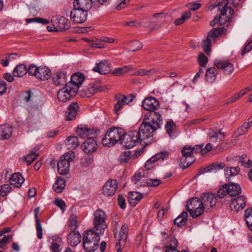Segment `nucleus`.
<instances>
[{"label": "nucleus", "instance_id": "f257e3e1", "mask_svg": "<svg viewBox=\"0 0 252 252\" xmlns=\"http://www.w3.org/2000/svg\"><path fill=\"white\" fill-rule=\"evenodd\" d=\"M160 116L156 113H149L144 117L139 130H132L121 135V145L127 149L135 146L140 141L147 140L153 136L154 132L160 128Z\"/></svg>", "mask_w": 252, "mask_h": 252}, {"label": "nucleus", "instance_id": "f03ea898", "mask_svg": "<svg viewBox=\"0 0 252 252\" xmlns=\"http://www.w3.org/2000/svg\"><path fill=\"white\" fill-rule=\"evenodd\" d=\"M98 232L89 230L83 235V248L86 252H94L98 248L100 236Z\"/></svg>", "mask_w": 252, "mask_h": 252}, {"label": "nucleus", "instance_id": "7ed1b4c3", "mask_svg": "<svg viewBox=\"0 0 252 252\" xmlns=\"http://www.w3.org/2000/svg\"><path fill=\"white\" fill-rule=\"evenodd\" d=\"M226 4H218V11H220V16L219 17L217 16H215L214 19L210 22V25L212 27H214L217 23H219L220 25H224L227 23L230 22L233 18V15L234 13V10L232 8L229 9V12L226 13Z\"/></svg>", "mask_w": 252, "mask_h": 252}, {"label": "nucleus", "instance_id": "20e7f679", "mask_svg": "<svg viewBox=\"0 0 252 252\" xmlns=\"http://www.w3.org/2000/svg\"><path fill=\"white\" fill-rule=\"evenodd\" d=\"M122 129L118 127H112L107 130L102 138V143L105 147H110L120 141Z\"/></svg>", "mask_w": 252, "mask_h": 252}, {"label": "nucleus", "instance_id": "39448f33", "mask_svg": "<svg viewBox=\"0 0 252 252\" xmlns=\"http://www.w3.org/2000/svg\"><path fill=\"white\" fill-rule=\"evenodd\" d=\"M187 209L193 218L201 216L204 212L202 202L196 197L192 198L187 203Z\"/></svg>", "mask_w": 252, "mask_h": 252}, {"label": "nucleus", "instance_id": "423d86ee", "mask_svg": "<svg viewBox=\"0 0 252 252\" xmlns=\"http://www.w3.org/2000/svg\"><path fill=\"white\" fill-rule=\"evenodd\" d=\"M30 74L35 76L37 79L45 81L48 80L51 75V70L46 66H37L35 64H31L28 67Z\"/></svg>", "mask_w": 252, "mask_h": 252}, {"label": "nucleus", "instance_id": "0eeeda50", "mask_svg": "<svg viewBox=\"0 0 252 252\" xmlns=\"http://www.w3.org/2000/svg\"><path fill=\"white\" fill-rule=\"evenodd\" d=\"M93 224L100 234L103 233L107 225L106 222L107 215L101 209L96 210L94 213Z\"/></svg>", "mask_w": 252, "mask_h": 252}, {"label": "nucleus", "instance_id": "6e6552de", "mask_svg": "<svg viewBox=\"0 0 252 252\" xmlns=\"http://www.w3.org/2000/svg\"><path fill=\"white\" fill-rule=\"evenodd\" d=\"M75 155L74 152L65 153L60 158L58 163V171L61 175H66L68 173L70 162L74 160Z\"/></svg>", "mask_w": 252, "mask_h": 252}, {"label": "nucleus", "instance_id": "1a4fd4ad", "mask_svg": "<svg viewBox=\"0 0 252 252\" xmlns=\"http://www.w3.org/2000/svg\"><path fill=\"white\" fill-rule=\"evenodd\" d=\"M71 86V83H66L65 86L58 91L57 96L60 101L66 102L76 95L78 92L76 88H73Z\"/></svg>", "mask_w": 252, "mask_h": 252}, {"label": "nucleus", "instance_id": "9d476101", "mask_svg": "<svg viewBox=\"0 0 252 252\" xmlns=\"http://www.w3.org/2000/svg\"><path fill=\"white\" fill-rule=\"evenodd\" d=\"M142 106L143 108L149 111V112L147 113L145 115H147L149 113H156L158 114L161 119V122H160V128L161 127V126L162 124V118L161 117V115L160 113L158 112L155 111V110H157L158 107L159 106V102L154 97H148L146 98L143 101H142Z\"/></svg>", "mask_w": 252, "mask_h": 252}, {"label": "nucleus", "instance_id": "9b49d317", "mask_svg": "<svg viewBox=\"0 0 252 252\" xmlns=\"http://www.w3.org/2000/svg\"><path fill=\"white\" fill-rule=\"evenodd\" d=\"M106 88L99 85V82L93 83L89 84L81 92L80 95L82 97H90L98 92H104Z\"/></svg>", "mask_w": 252, "mask_h": 252}, {"label": "nucleus", "instance_id": "f8f14e48", "mask_svg": "<svg viewBox=\"0 0 252 252\" xmlns=\"http://www.w3.org/2000/svg\"><path fill=\"white\" fill-rule=\"evenodd\" d=\"M135 98V96L133 94H129L126 96L122 94L115 95L114 98L117 102L114 108L115 113L117 115L118 112L121 110L124 105L132 102Z\"/></svg>", "mask_w": 252, "mask_h": 252}, {"label": "nucleus", "instance_id": "ddd939ff", "mask_svg": "<svg viewBox=\"0 0 252 252\" xmlns=\"http://www.w3.org/2000/svg\"><path fill=\"white\" fill-rule=\"evenodd\" d=\"M51 23L54 28L57 29L58 32L67 30L70 26L69 20L63 17H53L51 20Z\"/></svg>", "mask_w": 252, "mask_h": 252}, {"label": "nucleus", "instance_id": "4468645a", "mask_svg": "<svg viewBox=\"0 0 252 252\" xmlns=\"http://www.w3.org/2000/svg\"><path fill=\"white\" fill-rule=\"evenodd\" d=\"M88 12L74 8L70 14V19L77 24L85 22L87 19Z\"/></svg>", "mask_w": 252, "mask_h": 252}, {"label": "nucleus", "instance_id": "2eb2a0df", "mask_svg": "<svg viewBox=\"0 0 252 252\" xmlns=\"http://www.w3.org/2000/svg\"><path fill=\"white\" fill-rule=\"evenodd\" d=\"M169 154L167 151L160 152L148 159L145 164V168L147 170H150L154 167V163L158 160L162 161L167 158Z\"/></svg>", "mask_w": 252, "mask_h": 252}, {"label": "nucleus", "instance_id": "dca6fc26", "mask_svg": "<svg viewBox=\"0 0 252 252\" xmlns=\"http://www.w3.org/2000/svg\"><path fill=\"white\" fill-rule=\"evenodd\" d=\"M98 145L95 137L88 138L81 145V148L86 154H91L94 152L97 148Z\"/></svg>", "mask_w": 252, "mask_h": 252}, {"label": "nucleus", "instance_id": "f3484780", "mask_svg": "<svg viewBox=\"0 0 252 252\" xmlns=\"http://www.w3.org/2000/svg\"><path fill=\"white\" fill-rule=\"evenodd\" d=\"M118 183L115 180H109L106 182L102 188L103 194L107 196H112L116 192Z\"/></svg>", "mask_w": 252, "mask_h": 252}, {"label": "nucleus", "instance_id": "a211bd4d", "mask_svg": "<svg viewBox=\"0 0 252 252\" xmlns=\"http://www.w3.org/2000/svg\"><path fill=\"white\" fill-rule=\"evenodd\" d=\"M246 204V197L244 195H240L232 200L230 207L232 210L237 212L243 209L245 207Z\"/></svg>", "mask_w": 252, "mask_h": 252}, {"label": "nucleus", "instance_id": "6ab92c4d", "mask_svg": "<svg viewBox=\"0 0 252 252\" xmlns=\"http://www.w3.org/2000/svg\"><path fill=\"white\" fill-rule=\"evenodd\" d=\"M203 206L205 208H212L217 202V198L215 194L204 193L201 195Z\"/></svg>", "mask_w": 252, "mask_h": 252}, {"label": "nucleus", "instance_id": "aec40b11", "mask_svg": "<svg viewBox=\"0 0 252 252\" xmlns=\"http://www.w3.org/2000/svg\"><path fill=\"white\" fill-rule=\"evenodd\" d=\"M84 79L85 76L83 74L76 72L71 75L70 81L67 83H71L72 86L71 87L73 88H76V91L78 92Z\"/></svg>", "mask_w": 252, "mask_h": 252}, {"label": "nucleus", "instance_id": "412c9836", "mask_svg": "<svg viewBox=\"0 0 252 252\" xmlns=\"http://www.w3.org/2000/svg\"><path fill=\"white\" fill-rule=\"evenodd\" d=\"M94 0H74V8L88 12L92 7Z\"/></svg>", "mask_w": 252, "mask_h": 252}, {"label": "nucleus", "instance_id": "4be33fe9", "mask_svg": "<svg viewBox=\"0 0 252 252\" xmlns=\"http://www.w3.org/2000/svg\"><path fill=\"white\" fill-rule=\"evenodd\" d=\"M225 167V164L223 162L221 163H214L209 166H207L205 168H201L199 169L197 174L196 175L195 177L199 176L205 172H209L213 171H219Z\"/></svg>", "mask_w": 252, "mask_h": 252}, {"label": "nucleus", "instance_id": "5701e85b", "mask_svg": "<svg viewBox=\"0 0 252 252\" xmlns=\"http://www.w3.org/2000/svg\"><path fill=\"white\" fill-rule=\"evenodd\" d=\"M79 109V106L77 102H72L68 107L67 110L65 112V117L67 120L70 121L73 120L76 115L77 112Z\"/></svg>", "mask_w": 252, "mask_h": 252}, {"label": "nucleus", "instance_id": "b1692460", "mask_svg": "<svg viewBox=\"0 0 252 252\" xmlns=\"http://www.w3.org/2000/svg\"><path fill=\"white\" fill-rule=\"evenodd\" d=\"M66 74L65 72L59 71L54 74L53 81L56 85L61 86L66 83Z\"/></svg>", "mask_w": 252, "mask_h": 252}, {"label": "nucleus", "instance_id": "393cba45", "mask_svg": "<svg viewBox=\"0 0 252 252\" xmlns=\"http://www.w3.org/2000/svg\"><path fill=\"white\" fill-rule=\"evenodd\" d=\"M81 234L78 231H73L67 237L68 244L72 247L77 246L81 241Z\"/></svg>", "mask_w": 252, "mask_h": 252}, {"label": "nucleus", "instance_id": "a878e982", "mask_svg": "<svg viewBox=\"0 0 252 252\" xmlns=\"http://www.w3.org/2000/svg\"><path fill=\"white\" fill-rule=\"evenodd\" d=\"M128 226L126 225H123L121 227V230L119 234V239L118 242L116 243V248L119 246H123L125 245L126 240L127 238V234L128 233Z\"/></svg>", "mask_w": 252, "mask_h": 252}, {"label": "nucleus", "instance_id": "bb28decb", "mask_svg": "<svg viewBox=\"0 0 252 252\" xmlns=\"http://www.w3.org/2000/svg\"><path fill=\"white\" fill-rule=\"evenodd\" d=\"M143 197V195L138 191H131L128 194V200L132 206L137 204Z\"/></svg>", "mask_w": 252, "mask_h": 252}, {"label": "nucleus", "instance_id": "cd10ccee", "mask_svg": "<svg viewBox=\"0 0 252 252\" xmlns=\"http://www.w3.org/2000/svg\"><path fill=\"white\" fill-rule=\"evenodd\" d=\"M228 194L231 196H235L241 193L242 189L240 185L237 183L226 184Z\"/></svg>", "mask_w": 252, "mask_h": 252}, {"label": "nucleus", "instance_id": "c85d7f7f", "mask_svg": "<svg viewBox=\"0 0 252 252\" xmlns=\"http://www.w3.org/2000/svg\"><path fill=\"white\" fill-rule=\"evenodd\" d=\"M12 132V127L8 125L0 126V139L4 140L9 138Z\"/></svg>", "mask_w": 252, "mask_h": 252}, {"label": "nucleus", "instance_id": "c756f323", "mask_svg": "<svg viewBox=\"0 0 252 252\" xmlns=\"http://www.w3.org/2000/svg\"><path fill=\"white\" fill-rule=\"evenodd\" d=\"M218 70L217 67H212L206 70L205 79L208 83H212L216 80L217 75L218 73Z\"/></svg>", "mask_w": 252, "mask_h": 252}, {"label": "nucleus", "instance_id": "7c9ffc66", "mask_svg": "<svg viewBox=\"0 0 252 252\" xmlns=\"http://www.w3.org/2000/svg\"><path fill=\"white\" fill-rule=\"evenodd\" d=\"M24 178L19 173H15L12 174L9 179V183L11 185L16 187H20L24 182Z\"/></svg>", "mask_w": 252, "mask_h": 252}, {"label": "nucleus", "instance_id": "2f4dec72", "mask_svg": "<svg viewBox=\"0 0 252 252\" xmlns=\"http://www.w3.org/2000/svg\"><path fill=\"white\" fill-rule=\"evenodd\" d=\"M76 132L79 137L84 138L90 134H93L94 130L90 129L86 126L81 125L78 126Z\"/></svg>", "mask_w": 252, "mask_h": 252}, {"label": "nucleus", "instance_id": "473e14b6", "mask_svg": "<svg viewBox=\"0 0 252 252\" xmlns=\"http://www.w3.org/2000/svg\"><path fill=\"white\" fill-rule=\"evenodd\" d=\"M165 129L170 138H174L176 136V125L172 120H170L167 122L165 126Z\"/></svg>", "mask_w": 252, "mask_h": 252}, {"label": "nucleus", "instance_id": "72a5a7b5", "mask_svg": "<svg viewBox=\"0 0 252 252\" xmlns=\"http://www.w3.org/2000/svg\"><path fill=\"white\" fill-rule=\"evenodd\" d=\"M28 70L25 64H19L14 69L13 74L16 77H22L25 75Z\"/></svg>", "mask_w": 252, "mask_h": 252}, {"label": "nucleus", "instance_id": "f704fd0d", "mask_svg": "<svg viewBox=\"0 0 252 252\" xmlns=\"http://www.w3.org/2000/svg\"><path fill=\"white\" fill-rule=\"evenodd\" d=\"M39 211V208H36L34 211V215L36 221V229L37 231V236L39 239H41L42 238L43 229L40 220H38V218Z\"/></svg>", "mask_w": 252, "mask_h": 252}, {"label": "nucleus", "instance_id": "c9c22d12", "mask_svg": "<svg viewBox=\"0 0 252 252\" xmlns=\"http://www.w3.org/2000/svg\"><path fill=\"white\" fill-rule=\"evenodd\" d=\"M65 186V181L62 177H58L55 183L53 184V188L57 193L63 192Z\"/></svg>", "mask_w": 252, "mask_h": 252}, {"label": "nucleus", "instance_id": "e433bc0d", "mask_svg": "<svg viewBox=\"0 0 252 252\" xmlns=\"http://www.w3.org/2000/svg\"><path fill=\"white\" fill-rule=\"evenodd\" d=\"M209 136L210 141L212 143L220 142L224 138V134L221 132L220 130L219 131H212L209 133Z\"/></svg>", "mask_w": 252, "mask_h": 252}, {"label": "nucleus", "instance_id": "4c0bfd02", "mask_svg": "<svg viewBox=\"0 0 252 252\" xmlns=\"http://www.w3.org/2000/svg\"><path fill=\"white\" fill-rule=\"evenodd\" d=\"M188 217L186 212H183L181 214L174 220V224L178 227L185 226L187 221Z\"/></svg>", "mask_w": 252, "mask_h": 252}, {"label": "nucleus", "instance_id": "58836bf2", "mask_svg": "<svg viewBox=\"0 0 252 252\" xmlns=\"http://www.w3.org/2000/svg\"><path fill=\"white\" fill-rule=\"evenodd\" d=\"M109 64H96V66L93 68L94 72L101 74H106L111 71Z\"/></svg>", "mask_w": 252, "mask_h": 252}, {"label": "nucleus", "instance_id": "ea45409f", "mask_svg": "<svg viewBox=\"0 0 252 252\" xmlns=\"http://www.w3.org/2000/svg\"><path fill=\"white\" fill-rule=\"evenodd\" d=\"M66 146L68 149L73 150L79 146L78 138L75 136H71L66 139Z\"/></svg>", "mask_w": 252, "mask_h": 252}, {"label": "nucleus", "instance_id": "a19ab883", "mask_svg": "<svg viewBox=\"0 0 252 252\" xmlns=\"http://www.w3.org/2000/svg\"><path fill=\"white\" fill-rule=\"evenodd\" d=\"M243 0H223L221 2H220L218 4H226V13H227V11L228 10V12H229V9L232 8L230 6H228V4H231L233 5L234 7H237L239 6H241L243 2Z\"/></svg>", "mask_w": 252, "mask_h": 252}, {"label": "nucleus", "instance_id": "79ce46f5", "mask_svg": "<svg viewBox=\"0 0 252 252\" xmlns=\"http://www.w3.org/2000/svg\"><path fill=\"white\" fill-rule=\"evenodd\" d=\"M181 153L182 155V157H181L182 160L183 162H185L187 159L186 157L193 156V149H192V147L191 146L186 145L183 147L181 151Z\"/></svg>", "mask_w": 252, "mask_h": 252}, {"label": "nucleus", "instance_id": "37998d69", "mask_svg": "<svg viewBox=\"0 0 252 252\" xmlns=\"http://www.w3.org/2000/svg\"><path fill=\"white\" fill-rule=\"evenodd\" d=\"M244 216L249 229L252 231V208L247 209L245 211Z\"/></svg>", "mask_w": 252, "mask_h": 252}, {"label": "nucleus", "instance_id": "c03bdc74", "mask_svg": "<svg viewBox=\"0 0 252 252\" xmlns=\"http://www.w3.org/2000/svg\"><path fill=\"white\" fill-rule=\"evenodd\" d=\"M218 69L223 70L224 72L230 74L234 70L233 64H215Z\"/></svg>", "mask_w": 252, "mask_h": 252}, {"label": "nucleus", "instance_id": "a18cd8bd", "mask_svg": "<svg viewBox=\"0 0 252 252\" xmlns=\"http://www.w3.org/2000/svg\"><path fill=\"white\" fill-rule=\"evenodd\" d=\"M224 30V29L223 27L213 28L208 32L207 36L210 38H217L222 34Z\"/></svg>", "mask_w": 252, "mask_h": 252}, {"label": "nucleus", "instance_id": "49530a36", "mask_svg": "<svg viewBox=\"0 0 252 252\" xmlns=\"http://www.w3.org/2000/svg\"><path fill=\"white\" fill-rule=\"evenodd\" d=\"M240 169L239 166L235 167H230L229 169L227 168L225 169V174L227 179H229L230 176H235L238 175L240 172Z\"/></svg>", "mask_w": 252, "mask_h": 252}, {"label": "nucleus", "instance_id": "de8ad7c7", "mask_svg": "<svg viewBox=\"0 0 252 252\" xmlns=\"http://www.w3.org/2000/svg\"><path fill=\"white\" fill-rule=\"evenodd\" d=\"M187 159L185 162H183L182 158H181V163L180 165L182 168L185 169L191 165L195 160V158L194 156H189L186 157Z\"/></svg>", "mask_w": 252, "mask_h": 252}, {"label": "nucleus", "instance_id": "09e8293b", "mask_svg": "<svg viewBox=\"0 0 252 252\" xmlns=\"http://www.w3.org/2000/svg\"><path fill=\"white\" fill-rule=\"evenodd\" d=\"M131 156V152L130 151L123 152L119 156V160L121 163H125L128 162Z\"/></svg>", "mask_w": 252, "mask_h": 252}, {"label": "nucleus", "instance_id": "8fccbe9b", "mask_svg": "<svg viewBox=\"0 0 252 252\" xmlns=\"http://www.w3.org/2000/svg\"><path fill=\"white\" fill-rule=\"evenodd\" d=\"M191 17V13L190 11H187L184 12L181 18L176 20L174 22L176 26L180 25L183 24L185 21Z\"/></svg>", "mask_w": 252, "mask_h": 252}, {"label": "nucleus", "instance_id": "3c124183", "mask_svg": "<svg viewBox=\"0 0 252 252\" xmlns=\"http://www.w3.org/2000/svg\"><path fill=\"white\" fill-rule=\"evenodd\" d=\"M26 21L27 23H37L42 24L43 25H47L50 23L48 20L40 17L29 18L26 19Z\"/></svg>", "mask_w": 252, "mask_h": 252}, {"label": "nucleus", "instance_id": "603ef678", "mask_svg": "<svg viewBox=\"0 0 252 252\" xmlns=\"http://www.w3.org/2000/svg\"><path fill=\"white\" fill-rule=\"evenodd\" d=\"M130 69L129 66H124L121 67H118L114 69L113 71V74L115 75L120 76L123 73L127 72Z\"/></svg>", "mask_w": 252, "mask_h": 252}, {"label": "nucleus", "instance_id": "864d4df0", "mask_svg": "<svg viewBox=\"0 0 252 252\" xmlns=\"http://www.w3.org/2000/svg\"><path fill=\"white\" fill-rule=\"evenodd\" d=\"M129 43L131 47V48L129 50L130 51L135 52L138 51L143 47L142 43L138 40H134L130 42Z\"/></svg>", "mask_w": 252, "mask_h": 252}, {"label": "nucleus", "instance_id": "5fc2aeb1", "mask_svg": "<svg viewBox=\"0 0 252 252\" xmlns=\"http://www.w3.org/2000/svg\"><path fill=\"white\" fill-rule=\"evenodd\" d=\"M211 40L210 37L207 36L206 40H204L202 42V48L203 50L207 53L208 54L211 51Z\"/></svg>", "mask_w": 252, "mask_h": 252}, {"label": "nucleus", "instance_id": "6e6d98bb", "mask_svg": "<svg viewBox=\"0 0 252 252\" xmlns=\"http://www.w3.org/2000/svg\"><path fill=\"white\" fill-rule=\"evenodd\" d=\"M11 188L8 184H4L0 187V193L2 197L6 196L10 191Z\"/></svg>", "mask_w": 252, "mask_h": 252}, {"label": "nucleus", "instance_id": "4d7b16f0", "mask_svg": "<svg viewBox=\"0 0 252 252\" xmlns=\"http://www.w3.org/2000/svg\"><path fill=\"white\" fill-rule=\"evenodd\" d=\"M227 184L223 185L217 191V196L220 198H223L228 194Z\"/></svg>", "mask_w": 252, "mask_h": 252}, {"label": "nucleus", "instance_id": "13d9d810", "mask_svg": "<svg viewBox=\"0 0 252 252\" xmlns=\"http://www.w3.org/2000/svg\"><path fill=\"white\" fill-rule=\"evenodd\" d=\"M160 180L158 179L149 178L147 180L146 184L148 187H157L161 184Z\"/></svg>", "mask_w": 252, "mask_h": 252}, {"label": "nucleus", "instance_id": "bf43d9fd", "mask_svg": "<svg viewBox=\"0 0 252 252\" xmlns=\"http://www.w3.org/2000/svg\"><path fill=\"white\" fill-rule=\"evenodd\" d=\"M69 225L71 231H75L77 226V221L75 216H72L69 220Z\"/></svg>", "mask_w": 252, "mask_h": 252}, {"label": "nucleus", "instance_id": "052dcab7", "mask_svg": "<svg viewBox=\"0 0 252 252\" xmlns=\"http://www.w3.org/2000/svg\"><path fill=\"white\" fill-rule=\"evenodd\" d=\"M143 177V176L140 172L135 173L132 177V180L133 182H134V184L136 185L137 187H141L142 186L141 184L139 183V182Z\"/></svg>", "mask_w": 252, "mask_h": 252}, {"label": "nucleus", "instance_id": "680f3d73", "mask_svg": "<svg viewBox=\"0 0 252 252\" xmlns=\"http://www.w3.org/2000/svg\"><path fill=\"white\" fill-rule=\"evenodd\" d=\"M38 154L32 152L29 154L26 158V161L27 164L29 165L31 163L34 161L38 156Z\"/></svg>", "mask_w": 252, "mask_h": 252}, {"label": "nucleus", "instance_id": "e2e57ef3", "mask_svg": "<svg viewBox=\"0 0 252 252\" xmlns=\"http://www.w3.org/2000/svg\"><path fill=\"white\" fill-rule=\"evenodd\" d=\"M94 161L93 157H87L85 158L81 162V165L84 167H87L91 165Z\"/></svg>", "mask_w": 252, "mask_h": 252}, {"label": "nucleus", "instance_id": "0e129e2a", "mask_svg": "<svg viewBox=\"0 0 252 252\" xmlns=\"http://www.w3.org/2000/svg\"><path fill=\"white\" fill-rule=\"evenodd\" d=\"M91 47L92 48H105V45L101 43L100 39H97L96 40H93V42H91Z\"/></svg>", "mask_w": 252, "mask_h": 252}, {"label": "nucleus", "instance_id": "69168bd1", "mask_svg": "<svg viewBox=\"0 0 252 252\" xmlns=\"http://www.w3.org/2000/svg\"><path fill=\"white\" fill-rule=\"evenodd\" d=\"M129 1L130 0H118V4L116 9L120 10L126 7Z\"/></svg>", "mask_w": 252, "mask_h": 252}, {"label": "nucleus", "instance_id": "338daca9", "mask_svg": "<svg viewBox=\"0 0 252 252\" xmlns=\"http://www.w3.org/2000/svg\"><path fill=\"white\" fill-rule=\"evenodd\" d=\"M172 243L175 246V247L170 246L169 247H167V249L165 252H179L176 248L178 245V242L177 240L174 239L172 240Z\"/></svg>", "mask_w": 252, "mask_h": 252}, {"label": "nucleus", "instance_id": "774afa93", "mask_svg": "<svg viewBox=\"0 0 252 252\" xmlns=\"http://www.w3.org/2000/svg\"><path fill=\"white\" fill-rule=\"evenodd\" d=\"M252 49V39L249 40L244 47L242 53L241 55L244 56L246 53L250 52Z\"/></svg>", "mask_w": 252, "mask_h": 252}]
</instances>
